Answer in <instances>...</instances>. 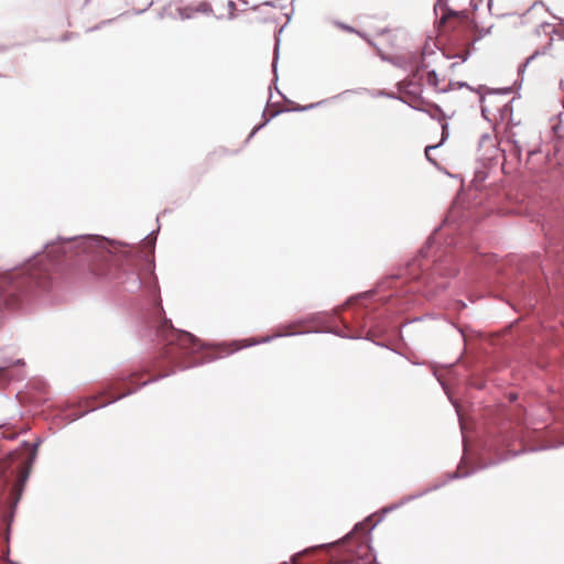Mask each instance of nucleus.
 <instances>
[{"instance_id":"obj_1","label":"nucleus","mask_w":564,"mask_h":564,"mask_svg":"<svg viewBox=\"0 0 564 564\" xmlns=\"http://www.w3.org/2000/svg\"><path fill=\"white\" fill-rule=\"evenodd\" d=\"M156 336L164 341L160 354L139 371L113 382L108 390L91 399V410L117 401L148 382L165 378L176 369H187L203 362L214 361L240 349L236 343L204 346L194 335L177 330L172 322L162 318L156 327Z\"/></svg>"},{"instance_id":"obj_2","label":"nucleus","mask_w":564,"mask_h":564,"mask_svg":"<svg viewBox=\"0 0 564 564\" xmlns=\"http://www.w3.org/2000/svg\"><path fill=\"white\" fill-rule=\"evenodd\" d=\"M52 262L47 257L36 258L23 270L0 274V299L12 306L17 302L15 292L23 291L31 284L46 289L52 279Z\"/></svg>"},{"instance_id":"obj_3","label":"nucleus","mask_w":564,"mask_h":564,"mask_svg":"<svg viewBox=\"0 0 564 564\" xmlns=\"http://www.w3.org/2000/svg\"><path fill=\"white\" fill-rule=\"evenodd\" d=\"M91 258L88 263L89 271L96 276L117 278L121 267L129 260L127 248H108L102 241L90 239L86 242Z\"/></svg>"},{"instance_id":"obj_4","label":"nucleus","mask_w":564,"mask_h":564,"mask_svg":"<svg viewBox=\"0 0 564 564\" xmlns=\"http://www.w3.org/2000/svg\"><path fill=\"white\" fill-rule=\"evenodd\" d=\"M369 523H358L354 531L343 540L341 544L348 554V562L352 564H368L376 560L369 545Z\"/></svg>"},{"instance_id":"obj_5","label":"nucleus","mask_w":564,"mask_h":564,"mask_svg":"<svg viewBox=\"0 0 564 564\" xmlns=\"http://www.w3.org/2000/svg\"><path fill=\"white\" fill-rule=\"evenodd\" d=\"M436 55V53L426 45L420 56H414L410 62V70L413 72V77L419 80H425L429 86L440 93H446L453 89L452 83H446L445 78H440L435 69H430L429 57ZM458 87L467 86L465 83H456Z\"/></svg>"},{"instance_id":"obj_6","label":"nucleus","mask_w":564,"mask_h":564,"mask_svg":"<svg viewBox=\"0 0 564 564\" xmlns=\"http://www.w3.org/2000/svg\"><path fill=\"white\" fill-rule=\"evenodd\" d=\"M440 237V228H436L431 237L427 239L426 245L420 250L419 258L427 259L431 256L436 257L434 260V271L441 275H453L456 273L455 268H447L446 264L448 262L452 263L453 256L445 254V259H442V256L438 254V250H434V245Z\"/></svg>"},{"instance_id":"obj_7","label":"nucleus","mask_w":564,"mask_h":564,"mask_svg":"<svg viewBox=\"0 0 564 564\" xmlns=\"http://www.w3.org/2000/svg\"><path fill=\"white\" fill-rule=\"evenodd\" d=\"M399 96L395 97L398 100L408 104L415 110H423L424 101L421 98L422 84L414 79L402 80L398 84Z\"/></svg>"},{"instance_id":"obj_8","label":"nucleus","mask_w":564,"mask_h":564,"mask_svg":"<svg viewBox=\"0 0 564 564\" xmlns=\"http://www.w3.org/2000/svg\"><path fill=\"white\" fill-rule=\"evenodd\" d=\"M422 111H425L432 119L437 120L442 128V137L441 141L437 144L427 145L425 148V156L427 161H430L432 164L436 165L437 162L432 158L431 152L435 149H437L441 144H443L449 137L448 131V123L447 119L449 118L444 113L442 108L437 105H432L429 109H424Z\"/></svg>"},{"instance_id":"obj_9","label":"nucleus","mask_w":564,"mask_h":564,"mask_svg":"<svg viewBox=\"0 0 564 564\" xmlns=\"http://www.w3.org/2000/svg\"><path fill=\"white\" fill-rule=\"evenodd\" d=\"M448 0H436L434 4V13L438 26H451L453 20H462L466 17L464 10H456L448 6Z\"/></svg>"},{"instance_id":"obj_10","label":"nucleus","mask_w":564,"mask_h":564,"mask_svg":"<svg viewBox=\"0 0 564 564\" xmlns=\"http://www.w3.org/2000/svg\"><path fill=\"white\" fill-rule=\"evenodd\" d=\"M478 151L480 152L479 159L481 161H492L499 154V149L496 140L490 134H482L479 139Z\"/></svg>"},{"instance_id":"obj_11","label":"nucleus","mask_w":564,"mask_h":564,"mask_svg":"<svg viewBox=\"0 0 564 564\" xmlns=\"http://www.w3.org/2000/svg\"><path fill=\"white\" fill-rule=\"evenodd\" d=\"M364 310L357 308L355 312V323L352 325H349L347 322V318L345 316L341 317V322L344 323L345 328L347 329L346 333L341 334V336L355 338L360 337L362 335V330L360 329L361 326V318L364 316Z\"/></svg>"},{"instance_id":"obj_12","label":"nucleus","mask_w":564,"mask_h":564,"mask_svg":"<svg viewBox=\"0 0 564 564\" xmlns=\"http://www.w3.org/2000/svg\"><path fill=\"white\" fill-rule=\"evenodd\" d=\"M549 127L555 138L564 137V106L562 111L550 118Z\"/></svg>"},{"instance_id":"obj_13","label":"nucleus","mask_w":564,"mask_h":564,"mask_svg":"<svg viewBox=\"0 0 564 564\" xmlns=\"http://www.w3.org/2000/svg\"><path fill=\"white\" fill-rule=\"evenodd\" d=\"M297 328H299V325H296V324L281 326L276 336L295 335V334L300 333V330Z\"/></svg>"},{"instance_id":"obj_14","label":"nucleus","mask_w":564,"mask_h":564,"mask_svg":"<svg viewBox=\"0 0 564 564\" xmlns=\"http://www.w3.org/2000/svg\"><path fill=\"white\" fill-rule=\"evenodd\" d=\"M11 379L9 368H0V388L4 387Z\"/></svg>"},{"instance_id":"obj_15","label":"nucleus","mask_w":564,"mask_h":564,"mask_svg":"<svg viewBox=\"0 0 564 564\" xmlns=\"http://www.w3.org/2000/svg\"><path fill=\"white\" fill-rule=\"evenodd\" d=\"M533 58H534V55H532V56L528 57V58H527V61H525V63H524V64H522V65L519 67V70H520V72H521V70H523V69L527 67V65L530 63V61H531V59H533Z\"/></svg>"},{"instance_id":"obj_16","label":"nucleus","mask_w":564,"mask_h":564,"mask_svg":"<svg viewBox=\"0 0 564 564\" xmlns=\"http://www.w3.org/2000/svg\"><path fill=\"white\" fill-rule=\"evenodd\" d=\"M368 335H370V336H371V339H372L373 341H376L375 337L377 336V332H376L375 329H372V328H371V329H369V330H368Z\"/></svg>"},{"instance_id":"obj_17","label":"nucleus","mask_w":564,"mask_h":564,"mask_svg":"<svg viewBox=\"0 0 564 564\" xmlns=\"http://www.w3.org/2000/svg\"><path fill=\"white\" fill-rule=\"evenodd\" d=\"M377 344L381 345V346H387L384 338H381L380 340H378Z\"/></svg>"},{"instance_id":"obj_18","label":"nucleus","mask_w":564,"mask_h":564,"mask_svg":"<svg viewBox=\"0 0 564 564\" xmlns=\"http://www.w3.org/2000/svg\"><path fill=\"white\" fill-rule=\"evenodd\" d=\"M476 177H478V178H480L481 181H484L486 176H485L481 172H478V173H477V175H476Z\"/></svg>"},{"instance_id":"obj_19","label":"nucleus","mask_w":564,"mask_h":564,"mask_svg":"<svg viewBox=\"0 0 564 564\" xmlns=\"http://www.w3.org/2000/svg\"><path fill=\"white\" fill-rule=\"evenodd\" d=\"M419 267L422 269V270H425L427 269V265L426 264H423L422 262L419 261Z\"/></svg>"},{"instance_id":"obj_20","label":"nucleus","mask_w":564,"mask_h":564,"mask_svg":"<svg viewBox=\"0 0 564 564\" xmlns=\"http://www.w3.org/2000/svg\"><path fill=\"white\" fill-rule=\"evenodd\" d=\"M457 477H459V475H458L457 473H455V474L453 475V478H457Z\"/></svg>"}]
</instances>
